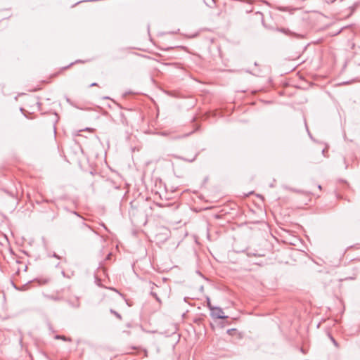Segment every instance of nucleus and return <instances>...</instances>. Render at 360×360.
Here are the masks:
<instances>
[{
	"label": "nucleus",
	"mask_w": 360,
	"mask_h": 360,
	"mask_svg": "<svg viewBox=\"0 0 360 360\" xmlns=\"http://www.w3.org/2000/svg\"><path fill=\"white\" fill-rule=\"evenodd\" d=\"M211 316L214 319H226L227 316L224 315V312L220 307H214L211 311Z\"/></svg>",
	"instance_id": "1"
},
{
	"label": "nucleus",
	"mask_w": 360,
	"mask_h": 360,
	"mask_svg": "<svg viewBox=\"0 0 360 360\" xmlns=\"http://www.w3.org/2000/svg\"><path fill=\"white\" fill-rule=\"evenodd\" d=\"M79 229L84 231H91V227L87 225L86 223H84L83 221V220L81 221V222L79 223Z\"/></svg>",
	"instance_id": "2"
},
{
	"label": "nucleus",
	"mask_w": 360,
	"mask_h": 360,
	"mask_svg": "<svg viewBox=\"0 0 360 360\" xmlns=\"http://www.w3.org/2000/svg\"><path fill=\"white\" fill-rule=\"evenodd\" d=\"M55 338L58 340H63L64 341H71V339L70 338H67L64 335H56Z\"/></svg>",
	"instance_id": "3"
},
{
	"label": "nucleus",
	"mask_w": 360,
	"mask_h": 360,
	"mask_svg": "<svg viewBox=\"0 0 360 360\" xmlns=\"http://www.w3.org/2000/svg\"><path fill=\"white\" fill-rule=\"evenodd\" d=\"M198 155V153H197V154H195V155H194V157H193L192 159H191V160L186 159V158H181V157H178V156H176V158H179V159H181V160H184V161H187V162H193V161L196 159V158H197Z\"/></svg>",
	"instance_id": "4"
},
{
	"label": "nucleus",
	"mask_w": 360,
	"mask_h": 360,
	"mask_svg": "<svg viewBox=\"0 0 360 360\" xmlns=\"http://www.w3.org/2000/svg\"><path fill=\"white\" fill-rule=\"evenodd\" d=\"M207 6L212 7L214 5V0H204Z\"/></svg>",
	"instance_id": "5"
},
{
	"label": "nucleus",
	"mask_w": 360,
	"mask_h": 360,
	"mask_svg": "<svg viewBox=\"0 0 360 360\" xmlns=\"http://www.w3.org/2000/svg\"><path fill=\"white\" fill-rule=\"evenodd\" d=\"M150 295H151L154 298H155V300H156L159 303H161V300H160V299L159 298V297L158 296L157 293H156L155 291H150Z\"/></svg>",
	"instance_id": "6"
},
{
	"label": "nucleus",
	"mask_w": 360,
	"mask_h": 360,
	"mask_svg": "<svg viewBox=\"0 0 360 360\" xmlns=\"http://www.w3.org/2000/svg\"><path fill=\"white\" fill-rule=\"evenodd\" d=\"M328 336H329L330 339L331 340L332 342L333 343V345L336 347H338L339 345H338V342L334 339V338L333 336H331L330 334H328Z\"/></svg>",
	"instance_id": "7"
},
{
	"label": "nucleus",
	"mask_w": 360,
	"mask_h": 360,
	"mask_svg": "<svg viewBox=\"0 0 360 360\" xmlns=\"http://www.w3.org/2000/svg\"><path fill=\"white\" fill-rule=\"evenodd\" d=\"M110 312L112 314H113L119 319H122L121 315L119 313H117V311H114L113 309H110Z\"/></svg>",
	"instance_id": "8"
},
{
	"label": "nucleus",
	"mask_w": 360,
	"mask_h": 360,
	"mask_svg": "<svg viewBox=\"0 0 360 360\" xmlns=\"http://www.w3.org/2000/svg\"><path fill=\"white\" fill-rule=\"evenodd\" d=\"M207 307L210 309V311H212L213 309V308L214 307L211 304L210 298L207 299Z\"/></svg>",
	"instance_id": "9"
},
{
	"label": "nucleus",
	"mask_w": 360,
	"mask_h": 360,
	"mask_svg": "<svg viewBox=\"0 0 360 360\" xmlns=\"http://www.w3.org/2000/svg\"><path fill=\"white\" fill-rule=\"evenodd\" d=\"M158 288V286L153 283H150V291H154L155 290V288Z\"/></svg>",
	"instance_id": "10"
},
{
	"label": "nucleus",
	"mask_w": 360,
	"mask_h": 360,
	"mask_svg": "<svg viewBox=\"0 0 360 360\" xmlns=\"http://www.w3.org/2000/svg\"><path fill=\"white\" fill-rule=\"evenodd\" d=\"M97 86H98V84H97V83H96V82H94V83H92V84H91L89 85V86H90V87Z\"/></svg>",
	"instance_id": "11"
},
{
	"label": "nucleus",
	"mask_w": 360,
	"mask_h": 360,
	"mask_svg": "<svg viewBox=\"0 0 360 360\" xmlns=\"http://www.w3.org/2000/svg\"><path fill=\"white\" fill-rule=\"evenodd\" d=\"M188 134H184L183 136H181V137H186Z\"/></svg>",
	"instance_id": "12"
},
{
	"label": "nucleus",
	"mask_w": 360,
	"mask_h": 360,
	"mask_svg": "<svg viewBox=\"0 0 360 360\" xmlns=\"http://www.w3.org/2000/svg\"><path fill=\"white\" fill-rule=\"evenodd\" d=\"M73 213L76 214L77 217H80V216L76 212H74Z\"/></svg>",
	"instance_id": "13"
},
{
	"label": "nucleus",
	"mask_w": 360,
	"mask_h": 360,
	"mask_svg": "<svg viewBox=\"0 0 360 360\" xmlns=\"http://www.w3.org/2000/svg\"><path fill=\"white\" fill-rule=\"evenodd\" d=\"M110 256H111V254H109V255H108V258H110Z\"/></svg>",
	"instance_id": "14"
},
{
	"label": "nucleus",
	"mask_w": 360,
	"mask_h": 360,
	"mask_svg": "<svg viewBox=\"0 0 360 360\" xmlns=\"http://www.w3.org/2000/svg\"><path fill=\"white\" fill-rule=\"evenodd\" d=\"M318 188L319 189H321V186L320 185L318 186Z\"/></svg>",
	"instance_id": "15"
}]
</instances>
